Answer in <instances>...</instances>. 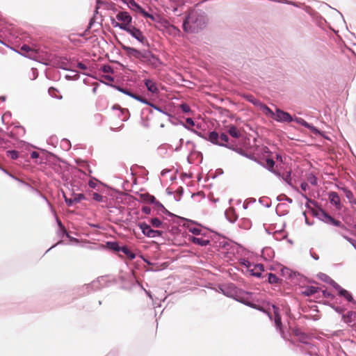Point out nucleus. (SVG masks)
Listing matches in <instances>:
<instances>
[{"label":"nucleus","instance_id":"obj_53","mask_svg":"<svg viewBox=\"0 0 356 356\" xmlns=\"http://www.w3.org/2000/svg\"><path fill=\"white\" fill-rule=\"evenodd\" d=\"M65 201L67 206L70 207L75 202H79V200L76 198L71 199V198H67L65 197Z\"/></svg>","mask_w":356,"mask_h":356},{"label":"nucleus","instance_id":"obj_40","mask_svg":"<svg viewBox=\"0 0 356 356\" xmlns=\"http://www.w3.org/2000/svg\"><path fill=\"white\" fill-rule=\"evenodd\" d=\"M187 227L188 231L195 235H200L201 234V229L199 227H193L190 225H188Z\"/></svg>","mask_w":356,"mask_h":356},{"label":"nucleus","instance_id":"obj_27","mask_svg":"<svg viewBox=\"0 0 356 356\" xmlns=\"http://www.w3.org/2000/svg\"><path fill=\"white\" fill-rule=\"evenodd\" d=\"M120 252H123L131 259H134L136 257L135 254L133 253L127 246L121 247Z\"/></svg>","mask_w":356,"mask_h":356},{"label":"nucleus","instance_id":"obj_12","mask_svg":"<svg viewBox=\"0 0 356 356\" xmlns=\"http://www.w3.org/2000/svg\"><path fill=\"white\" fill-rule=\"evenodd\" d=\"M116 19L122 22L121 24H127V26H131L132 17L127 11H120L117 13Z\"/></svg>","mask_w":356,"mask_h":356},{"label":"nucleus","instance_id":"obj_6","mask_svg":"<svg viewBox=\"0 0 356 356\" xmlns=\"http://www.w3.org/2000/svg\"><path fill=\"white\" fill-rule=\"evenodd\" d=\"M124 31L128 33L133 38L136 39L143 45L146 47H149V43L148 42L146 37L143 35V32L137 27L134 26H127V28L124 29Z\"/></svg>","mask_w":356,"mask_h":356},{"label":"nucleus","instance_id":"obj_47","mask_svg":"<svg viewBox=\"0 0 356 356\" xmlns=\"http://www.w3.org/2000/svg\"><path fill=\"white\" fill-rule=\"evenodd\" d=\"M233 209L232 208H230L229 209L227 210L226 212H225V215L227 218V219L230 221V222H234L236 219V217L234 216L233 218L232 217H229V215L230 213H232L233 212Z\"/></svg>","mask_w":356,"mask_h":356},{"label":"nucleus","instance_id":"obj_32","mask_svg":"<svg viewBox=\"0 0 356 356\" xmlns=\"http://www.w3.org/2000/svg\"><path fill=\"white\" fill-rule=\"evenodd\" d=\"M149 106L152 107V108H154V110H156V111H159V112H160V113L167 115L168 117L170 115V113L166 111L165 108H162V107H161L159 106H157V105H156V104H154L153 103H151Z\"/></svg>","mask_w":356,"mask_h":356},{"label":"nucleus","instance_id":"obj_16","mask_svg":"<svg viewBox=\"0 0 356 356\" xmlns=\"http://www.w3.org/2000/svg\"><path fill=\"white\" fill-rule=\"evenodd\" d=\"M127 7L130 10L141 15L143 13L145 10V9L135 0H132L131 1H130L129 3L127 5Z\"/></svg>","mask_w":356,"mask_h":356},{"label":"nucleus","instance_id":"obj_4","mask_svg":"<svg viewBox=\"0 0 356 356\" xmlns=\"http://www.w3.org/2000/svg\"><path fill=\"white\" fill-rule=\"evenodd\" d=\"M224 295L241 302L251 307H255L254 305L247 300L245 297L248 295L247 292L238 289L234 284L225 286L221 289Z\"/></svg>","mask_w":356,"mask_h":356},{"label":"nucleus","instance_id":"obj_31","mask_svg":"<svg viewBox=\"0 0 356 356\" xmlns=\"http://www.w3.org/2000/svg\"><path fill=\"white\" fill-rule=\"evenodd\" d=\"M100 70L105 73L114 74L115 72L113 67L108 64L102 65L100 67Z\"/></svg>","mask_w":356,"mask_h":356},{"label":"nucleus","instance_id":"obj_18","mask_svg":"<svg viewBox=\"0 0 356 356\" xmlns=\"http://www.w3.org/2000/svg\"><path fill=\"white\" fill-rule=\"evenodd\" d=\"M20 51H21V53H20L21 55H22L26 58H29L30 59H34L32 56L33 51L28 44H22L20 47Z\"/></svg>","mask_w":356,"mask_h":356},{"label":"nucleus","instance_id":"obj_30","mask_svg":"<svg viewBox=\"0 0 356 356\" xmlns=\"http://www.w3.org/2000/svg\"><path fill=\"white\" fill-rule=\"evenodd\" d=\"M181 125L184 128H186V129H187L188 130H191L190 128L195 126V122H194V120L192 118H188L186 119L185 123H184L183 122H181Z\"/></svg>","mask_w":356,"mask_h":356},{"label":"nucleus","instance_id":"obj_57","mask_svg":"<svg viewBox=\"0 0 356 356\" xmlns=\"http://www.w3.org/2000/svg\"><path fill=\"white\" fill-rule=\"evenodd\" d=\"M76 66L78 68L83 70H86L88 69V67L86 66V65H85L84 63H83L81 62H78L76 63Z\"/></svg>","mask_w":356,"mask_h":356},{"label":"nucleus","instance_id":"obj_8","mask_svg":"<svg viewBox=\"0 0 356 356\" xmlns=\"http://www.w3.org/2000/svg\"><path fill=\"white\" fill-rule=\"evenodd\" d=\"M273 120L279 122H291L294 121V118L289 113L276 108Z\"/></svg>","mask_w":356,"mask_h":356},{"label":"nucleus","instance_id":"obj_2","mask_svg":"<svg viewBox=\"0 0 356 356\" xmlns=\"http://www.w3.org/2000/svg\"><path fill=\"white\" fill-rule=\"evenodd\" d=\"M118 44L126 52L127 57L131 60H136L142 65H147L153 69H156L163 65V62L154 54L149 49H138L136 48L125 45L118 41Z\"/></svg>","mask_w":356,"mask_h":356},{"label":"nucleus","instance_id":"obj_21","mask_svg":"<svg viewBox=\"0 0 356 356\" xmlns=\"http://www.w3.org/2000/svg\"><path fill=\"white\" fill-rule=\"evenodd\" d=\"M264 271V266L262 264H257L254 268L250 270V274L252 276L260 277L261 273Z\"/></svg>","mask_w":356,"mask_h":356},{"label":"nucleus","instance_id":"obj_45","mask_svg":"<svg viewBox=\"0 0 356 356\" xmlns=\"http://www.w3.org/2000/svg\"><path fill=\"white\" fill-rule=\"evenodd\" d=\"M75 74L74 76H72V75H70V74H66L65 76V78L68 80V81H71V80H78L79 79V74L77 73V71H76V72H74Z\"/></svg>","mask_w":356,"mask_h":356},{"label":"nucleus","instance_id":"obj_20","mask_svg":"<svg viewBox=\"0 0 356 356\" xmlns=\"http://www.w3.org/2000/svg\"><path fill=\"white\" fill-rule=\"evenodd\" d=\"M343 321L346 323H350L356 319V312L350 311L342 315Z\"/></svg>","mask_w":356,"mask_h":356},{"label":"nucleus","instance_id":"obj_64","mask_svg":"<svg viewBox=\"0 0 356 356\" xmlns=\"http://www.w3.org/2000/svg\"><path fill=\"white\" fill-rule=\"evenodd\" d=\"M300 188L302 191H306L308 188V184L305 181H303L300 184Z\"/></svg>","mask_w":356,"mask_h":356},{"label":"nucleus","instance_id":"obj_49","mask_svg":"<svg viewBox=\"0 0 356 356\" xmlns=\"http://www.w3.org/2000/svg\"><path fill=\"white\" fill-rule=\"evenodd\" d=\"M281 273L283 276H286H286L290 277L291 275V270L289 268H286V267H284L282 268Z\"/></svg>","mask_w":356,"mask_h":356},{"label":"nucleus","instance_id":"obj_10","mask_svg":"<svg viewBox=\"0 0 356 356\" xmlns=\"http://www.w3.org/2000/svg\"><path fill=\"white\" fill-rule=\"evenodd\" d=\"M298 125L303 127L310 130L312 134H327L326 131H321L317 127H314L312 124L307 122L305 120L300 117H295L294 121Z\"/></svg>","mask_w":356,"mask_h":356},{"label":"nucleus","instance_id":"obj_7","mask_svg":"<svg viewBox=\"0 0 356 356\" xmlns=\"http://www.w3.org/2000/svg\"><path fill=\"white\" fill-rule=\"evenodd\" d=\"M316 216L320 220L324 222L325 223L333 225L336 227H338L339 228H340L343 225L341 221L334 219L322 209L318 211Z\"/></svg>","mask_w":356,"mask_h":356},{"label":"nucleus","instance_id":"obj_25","mask_svg":"<svg viewBox=\"0 0 356 356\" xmlns=\"http://www.w3.org/2000/svg\"><path fill=\"white\" fill-rule=\"evenodd\" d=\"M58 92H59L58 90L54 87H50L48 89V92L52 98H54L56 99H61L63 98V96L56 95V93H58Z\"/></svg>","mask_w":356,"mask_h":356},{"label":"nucleus","instance_id":"obj_9","mask_svg":"<svg viewBox=\"0 0 356 356\" xmlns=\"http://www.w3.org/2000/svg\"><path fill=\"white\" fill-rule=\"evenodd\" d=\"M138 227L143 234L147 237L156 238L162 235L161 231L152 229L150 226L145 222H140Z\"/></svg>","mask_w":356,"mask_h":356},{"label":"nucleus","instance_id":"obj_26","mask_svg":"<svg viewBox=\"0 0 356 356\" xmlns=\"http://www.w3.org/2000/svg\"><path fill=\"white\" fill-rule=\"evenodd\" d=\"M317 292V288L315 286H307L304 291H302V294L307 296H310Z\"/></svg>","mask_w":356,"mask_h":356},{"label":"nucleus","instance_id":"obj_41","mask_svg":"<svg viewBox=\"0 0 356 356\" xmlns=\"http://www.w3.org/2000/svg\"><path fill=\"white\" fill-rule=\"evenodd\" d=\"M150 223L154 227L159 228L161 226L162 222L158 218H152L150 220Z\"/></svg>","mask_w":356,"mask_h":356},{"label":"nucleus","instance_id":"obj_52","mask_svg":"<svg viewBox=\"0 0 356 356\" xmlns=\"http://www.w3.org/2000/svg\"><path fill=\"white\" fill-rule=\"evenodd\" d=\"M319 278L321 279L322 280H323L324 282H327V283H330V280H332L328 275H327L325 274H323V273H321L319 275Z\"/></svg>","mask_w":356,"mask_h":356},{"label":"nucleus","instance_id":"obj_3","mask_svg":"<svg viewBox=\"0 0 356 356\" xmlns=\"http://www.w3.org/2000/svg\"><path fill=\"white\" fill-rule=\"evenodd\" d=\"M208 23L207 14L198 10H192L185 15L182 29L186 33H197L206 28Z\"/></svg>","mask_w":356,"mask_h":356},{"label":"nucleus","instance_id":"obj_59","mask_svg":"<svg viewBox=\"0 0 356 356\" xmlns=\"http://www.w3.org/2000/svg\"><path fill=\"white\" fill-rule=\"evenodd\" d=\"M284 179L287 182L289 185H292L291 183V172H288L286 175V177L284 178Z\"/></svg>","mask_w":356,"mask_h":356},{"label":"nucleus","instance_id":"obj_17","mask_svg":"<svg viewBox=\"0 0 356 356\" xmlns=\"http://www.w3.org/2000/svg\"><path fill=\"white\" fill-rule=\"evenodd\" d=\"M339 296L344 298L348 302H351L356 307V300H354L352 294L347 290L342 289L339 293Z\"/></svg>","mask_w":356,"mask_h":356},{"label":"nucleus","instance_id":"obj_54","mask_svg":"<svg viewBox=\"0 0 356 356\" xmlns=\"http://www.w3.org/2000/svg\"><path fill=\"white\" fill-rule=\"evenodd\" d=\"M267 168L270 170L273 168L275 165V162L272 159H266Z\"/></svg>","mask_w":356,"mask_h":356},{"label":"nucleus","instance_id":"obj_37","mask_svg":"<svg viewBox=\"0 0 356 356\" xmlns=\"http://www.w3.org/2000/svg\"><path fill=\"white\" fill-rule=\"evenodd\" d=\"M169 121L174 125H179V124H181V122L182 121H181L179 119H178L177 118H176L175 116L170 114L169 116Z\"/></svg>","mask_w":356,"mask_h":356},{"label":"nucleus","instance_id":"obj_60","mask_svg":"<svg viewBox=\"0 0 356 356\" xmlns=\"http://www.w3.org/2000/svg\"><path fill=\"white\" fill-rule=\"evenodd\" d=\"M186 140H184V138L179 139L180 146L179 147H176V150H178L179 149H183L185 147V142Z\"/></svg>","mask_w":356,"mask_h":356},{"label":"nucleus","instance_id":"obj_29","mask_svg":"<svg viewBox=\"0 0 356 356\" xmlns=\"http://www.w3.org/2000/svg\"><path fill=\"white\" fill-rule=\"evenodd\" d=\"M184 149L188 153H192L195 149L194 143L190 140H186L185 142V147Z\"/></svg>","mask_w":356,"mask_h":356},{"label":"nucleus","instance_id":"obj_1","mask_svg":"<svg viewBox=\"0 0 356 356\" xmlns=\"http://www.w3.org/2000/svg\"><path fill=\"white\" fill-rule=\"evenodd\" d=\"M214 145L238 151L242 148L252 149L256 146V140L252 141L247 135H200Z\"/></svg>","mask_w":356,"mask_h":356},{"label":"nucleus","instance_id":"obj_48","mask_svg":"<svg viewBox=\"0 0 356 356\" xmlns=\"http://www.w3.org/2000/svg\"><path fill=\"white\" fill-rule=\"evenodd\" d=\"M307 180L311 183V184L316 186L318 184L317 178L314 175H309L307 177Z\"/></svg>","mask_w":356,"mask_h":356},{"label":"nucleus","instance_id":"obj_14","mask_svg":"<svg viewBox=\"0 0 356 356\" xmlns=\"http://www.w3.org/2000/svg\"><path fill=\"white\" fill-rule=\"evenodd\" d=\"M328 199L330 200V202L332 205H334L336 207V209H341V200L337 192H330L328 194Z\"/></svg>","mask_w":356,"mask_h":356},{"label":"nucleus","instance_id":"obj_62","mask_svg":"<svg viewBox=\"0 0 356 356\" xmlns=\"http://www.w3.org/2000/svg\"><path fill=\"white\" fill-rule=\"evenodd\" d=\"M346 241H348L353 247H355L356 245V240L350 238L348 236H347V238H345Z\"/></svg>","mask_w":356,"mask_h":356},{"label":"nucleus","instance_id":"obj_50","mask_svg":"<svg viewBox=\"0 0 356 356\" xmlns=\"http://www.w3.org/2000/svg\"><path fill=\"white\" fill-rule=\"evenodd\" d=\"M92 199L97 202H102L103 196L97 193H92Z\"/></svg>","mask_w":356,"mask_h":356},{"label":"nucleus","instance_id":"obj_56","mask_svg":"<svg viewBox=\"0 0 356 356\" xmlns=\"http://www.w3.org/2000/svg\"><path fill=\"white\" fill-rule=\"evenodd\" d=\"M227 134H240L235 126H231Z\"/></svg>","mask_w":356,"mask_h":356},{"label":"nucleus","instance_id":"obj_44","mask_svg":"<svg viewBox=\"0 0 356 356\" xmlns=\"http://www.w3.org/2000/svg\"><path fill=\"white\" fill-rule=\"evenodd\" d=\"M99 181L95 179V177H90V181H88V186L91 188H95L96 186H97V182H98Z\"/></svg>","mask_w":356,"mask_h":356},{"label":"nucleus","instance_id":"obj_19","mask_svg":"<svg viewBox=\"0 0 356 356\" xmlns=\"http://www.w3.org/2000/svg\"><path fill=\"white\" fill-rule=\"evenodd\" d=\"M258 108L260 111H261L263 113H264L267 117L272 118V119L274 118L275 111H273V110L270 108H269L267 105H266L263 102L261 103V104L259 106V107Z\"/></svg>","mask_w":356,"mask_h":356},{"label":"nucleus","instance_id":"obj_63","mask_svg":"<svg viewBox=\"0 0 356 356\" xmlns=\"http://www.w3.org/2000/svg\"><path fill=\"white\" fill-rule=\"evenodd\" d=\"M267 200L265 197H261L259 199V202L262 204H264L265 207H270V204L268 202H266L265 203V201Z\"/></svg>","mask_w":356,"mask_h":356},{"label":"nucleus","instance_id":"obj_33","mask_svg":"<svg viewBox=\"0 0 356 356\" xmlns=\"http://www.w3.org/2000/svg\"><path fill=\"white\" fill-rule=\"evenodd\" d=\"M103 84H105L108 86H110L114 89H115L116 90L122 92L123 91V89L124 88V87H122V86H120V85H117V84H114V83H107L104 81H100Z\"/></svg>","mask_w":356,"mask_h":356},{"label":"nucleus","instance_id":"obj_55","mask_svg":"<svg viewBox=\"0 0 356 356\" xmlns=\"http://www.w3.org/2000/svg\"><path fill=\"white\" fill-rule=\"evenodd\" d=\"M144 196L146 197V198H145L146 201L151 202V203L156 202V198L153 195L146 194V195H144Z\"/></svg>","mask_w":356,"mask_h":356},{"label":"nucleus","instance_id":"obj_23","mask_svg":"<svg viewBox=\"0 0 356 356\" xmlns=\"http://www.w3.org/2000/svg\"><path fill=\"white\" fill-rule=\"evenodd\" d=\"M244 97L249 102H250L251 104H252L254 106H257V108L259 107V106L261 104V102L254 97L253 95H246L244 96Z\"/></svg>","mask_w":356,"mask_h":356},{"label":"nucleus","instance_id":"obj_11","mask_svg":"<svg viewBox=\"0 0 356 356\" xmlns=\"http://www.w3.org/2000/svg\"><path fill=\"white\" fill-rule=\"evenodd\" d=\"M74 58H67V57H63L60 58V65L58 66V68L62 69L65 71H70L72 72H76V70H72V67L75 66L74 64Z\"/></svg>","mask_w":356,"mask_h":356},{"label":"nucleus","instance_id":"obj_28","mask_svg":"<svg viewBox=\"0 0 356 356\" xmlns=\"http://www.w3.org/2000/svg\"><path fill=\"white\" fill-rule=\"evenodd\" d=\"M348 232L349 229L344 225H343L340 228H339V229L336 230V232L340 236H341L344 239L347 238V232Z\"/></svg>","mask_w":356,"mask_h":356},{"label":"nucleus","instance_id":"obj_51","mask_svg":"<svg viewBox=\"0 0 356 356\" xmlns=\"http://www.w3.org/2000/svg\"><path fill=\"white\" fill-rule=\"evenodd\" d=\"M142 15H143L144 17H145V18L150 19H152V21H156V18H155V17H154L152 14H151V13H149L147 12L145 10H144V12H143V13L142 14Z\"/></svg>","mask_w":356,"mask_h":356},{"label":"nucleus","instance_id":"obj_43","mask_svg":"<svg viewBox=\"0 0 356 356\" xmlns=\"http://www.w3.org/2000/svg\"><path fill=\"white\" fill-rule=\"evenodd\" d=\"M135 99L144 104H146L147 106H150V104L152 103L149 100H147L146 98H145L142 96H140L139 95H137V97Z\"/></svg>","mask_w":356,"mask_h":356},{"label":"nucleus","instance_id":"obj_46","mask_svg":"<svg viewBox=\"0 0 356 356\" xmlns=\"http://www.w3.org/2000/svg\"><path fill=\"white\" fill-rule=\"evenodd\" d=\"M331 286H333V288H334L337 292L339 293L343 288L339 285L335 281H334L333 280H330V282L329 283Z\"/></svg>","mask_w":356,"mask_h":356},{"label":"nucleus","instance_id":"obj_42","mask_svg":"<svg viewBox=\"0 0 356 356\" xmlns=\"http://www.w3.org/2000/svg\"><path fill=\"white\" fill-rule=\"evenodd\" d=\"M107 245H108V246L111 249H112V250H116V251H118V252H120V248H121V247H120V246H119V245H118V243H116V242H108V243H107Z\"/></svg>","mask_w":356,"mask_h":356},{"label":"nucleus","instance_id":"obj_24","mask_svg":"<svg viewBox=\"0 0 356 356\" xmlns=\"http://www.w3.org/2000/svg\"><path fill=\"white\" fill-rule=\"evenodd\" d=\"M118 117L120 118L122 121H127L130 118V113L127 108H122L120 110Z\"/></svg>","mask_w":356,"mask_h":356},{"label":"nucleus","instance_id":"obj_38","mask_svg":"<svg viewBox=\"0 0 356 356\" xmlns=\"http://www.w3.org/2000/svg\"><path fill=\"white\" fill-rule=\"evenodd\" d=\"M6 154L9 158H10L11 159H13V160L17 159L19 156L18 152L15 151V150L7 151Z\"/></svg>","mask_w":356,"mask_h":356},{"label":"nucleus","instance_id":"obj_22","mask_svg":"<svg viewBox=\"0 0 356 356\" xmlns=\"http://www.w3.org/2000/svg\"><path fill=\"white\" fill-rule=\"evenodd\" d=\"M191 241L197 245L201 246H206L209 243V241L208 239H204L200 237L193 236L191 238Z\"/></svg>","mask_w":356,"mask_h":356},{"label":"nucleus","instance_id":"obj_58","mask_svg":"<svg viewBox=\"0 0 356 356\" xmlns=\"http://www.w3.org/2000/svg\"><path fill=\"white\" fill-rule=\"evenodd\" d=\"M95 22V21L93 17L90 19L88 26H87V31H90L91 29V28L94 25Z\"/></svg>","mask_w":356,"mask_h":356},{"label":"nucleus","instance_id":"obj_5","mask_svg":"<svg viewBox=\"0 0 356 356\" xmlns=\"http://www.w3.org/2000/svg\"><path fill=\"white\" fill-rule=\"evenodd\" d=\"M273 312H268V316L271 321H274L276 330L280 333L282 338H285V335L283 331L282 323L281 316L280 315V309L275 305L272 306Z\"/></svg>","mask_w":356,"mask_h":356},{"label":"nucleus","instance_id":"obj_35","mask_svg":"<svg viewBox=\"0 0 356 356\" xmlns=\"http://www.w3.org/2000/svg\"><path fill=\"white\" fill-rule=\"evenodd\" d=\"M179 108L184 113L190 114L192 113V111H191L189 105L185 102L179 105Z\"/></svg>","mask_w":356,"mask_h":356},{"label":"nucleus","instance_id":"obj_15","mask_svg":"<svg viewBox=\"0 0 356 356\" xmlns=\"http://www.w3.org/2000/svg\"><path fill=\"white\" fill-rule=\"evenodd\" d=\"M61 56L56 55H49L48 60L44 64L47 66H50L55 68H58Z\"/></svg>","mask_w":356,"mask_h":356},{"label":"nucleus","instance_id":"obj_34","mask_svg":"<svg viewBox=\"0 0 356 356\" xmlns=\"http://www.w3.org/2000/svg\"><path fill=\"white\" fill-rule=\"evenodd\" d=\"M111 23L113 27H118L122 31H124V29L127 28V24H122L121 23H119L116 22V20L113 17L111 18Z\"/></svg>","mask_w":356,"mask_h":356},{"label":"nucleus","instance_id":"obj_39","mask_svg":"<svg viewBox=\"0 0 356 356\" xmlns=\"http://www.w3.org/2000/svg\"><path fill=\"white\" fill-rule=\"evenodd\" d=\"M342 190H343V193L345 194L346 197L349 201H353L352 200L354 198L353 193L350 190H348L346 188H343Z\"/></svg>","mask_w":356,"mask_h":356},{"label":"nucleus","instance_id":"obj_36","mask_svg":"<svg viewBox=\"0 0 356 356\" xmlns=\"http://www.w3.org/2000/svg\"><path fill=\"white\" fill-rule=\"evenodd\" d=\"M268 282L270 284H277L279 282V278L273 273H268Z\"/></svg>","mask_w":356,"mask_h":356},{"label":"nucleus","instance_id":"obj_13","mask_svg":"<svg viewBox=\"0 0 356 356\" xmlns=\"http://www.w3.org/2000/svg\"><path fill=\"white\" fill-rule=\"evenodd\" d=\"M145 86L148 92L152 94H158L159 92L156 83L151 79H146L144 81Z\"/></svg>","mask_w":356,"mask_h":356},{"label":"nucleus","instance_id":"obj_61","mask_svg":"<svg viewBox=\"0 0 356 356\" xmlns=\"http://www.w3.org/2000/svg\"><path fill=\"white\" fill-rule=\"evenodd\" d=\"M241 263L248 268L250 267V262L245 259H242Z\"/></svg>","mask_w":356,"mask_h":356}]
</instances>
